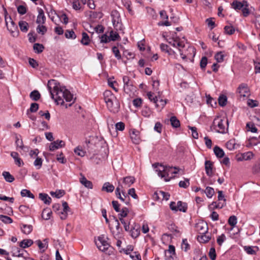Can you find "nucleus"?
Instances as JSON below:
<instances>
[{
	"instance_id": "obj_1",
	"label": "nucleus",
	"mask_w": 260,
	"mask_h": 260,
	"mask_svg": "<svg viewBox=\"0 0 260 260\" xmlns=\"http://www.w3.org/2000/svg\"><path fill=\"white\" fill-rule=\"evenodd\" d=\"M48 87L51 95L57 104L62 105L64 100L70 102L73 100V95L65 87L60 86L59 83L54 80H50L48 83Z\"/></svg>"
},
{
	"instance_id": "obj_2",
	"label": "nucleus",
	"mask_w": 260,
	"mask_h": 260,
	"mask_svg": "<svg viewBox=\"0 0 260 260\" xmlns=\"http://www.w3.org/2000/svg\"><path fill=\"white\" fill-rule=\"evenodd\" d=\"M152 166L155 169V172H157L158 176L161 178H164L166 181L170 180L169 178L168 179L169 177L170 174H177L179 171V169L176 167L172 168L165 166L158 163L154 164Z\"/></svg>"
},
{
	"instance_id": "obj_3",
	"label": "nucleus",
	"mask_w": 260,
	"mask_h": 260,
	"mask_svg": "<svg viewBox=\"0 0 260 260\" xmlns=\"http://www.w3.org/2000/svg\"><path fill=\"white\" fill-rule=\"evenodd\" d=\"M104 100L109 110L113 113H117L119 109L120 104L116 97L110 90L104 92Z\"/></svg>"
},
{
	"instance_id": "obj_4",
	"label": "nucleus",
	"mask_w": 260,
	"mask_h": 260,
	"mask_svg": "<svg viewBox=\"0 0 260 260\" xmlns=\"http://www.w3.org/2000/svg\"><path fill=\"white\" fill-rule=\"evenodd\" d=\"M115 194L117 198L119 199L122 202H124L126 205L129 204V198L126 193L125 189H122L121 186V181H118V186L115 190Z\"/></svg>"
},
{
	"instance_id": "obj_5",
	"label": "nucleus",
	"mask_w": 260,
	"mask_h": 260,
	"mask_svg": "<svg viewBox=\"0 0 260 260\" xmlns=\"http://www.w3.org/2000/svg\"><path fill=\"white\" fill-rule=\"evenodd\" d=\"M123 90L126 94H131L136 89L134 85L133 81L131 80L129 77L124 76L123 77Z\"/></svg>"
},
{
	"instance_id": "obj_6",
	"label": "nucleus",
	"mask_w": 260,
	"mask_h": 260,
	"mask_svg": "<svg viewBox=\"0 0 260 260\" xmlns=\"http://www.w3.org/2000/svg\"><path fill=\"white\" fill-rule=\"evenodd\" d=\"M4 14H5V22L6 24L7 27L9 31L12 34V35L13 36H15V35H18V31H17V26L15 23V22L12 20L11 17H9V20L10 24H8V18L7 17V15L8 14L7 10L5 8H4Z\"/></svg>"
},
{
	"instance_id": "obj_7",
	"label": "nucleus",
	"mask_w": 260,
	"mask_h": 260,
	"mask_svg": "<svg viewBox=\"0 0 260 260\" xmlns=\"http://www.w3.org/2000/svg\"><path fill=\"white\" fill-rule=\"evenodd\" d=\"M178 50L181 58L183 60L186 59L187 57H189L192 53L193 54V55H195V49L191 46H188L186 48L184 43L183 47H179Z\"/></svg>"
},
{
	"instance_id": "obj_8",
	"label": "nucleus",
	"mask_w": 260,
	"mask_h": 260,
	"mask_svg": "<svg viewBox=\"0 0 260 260\" xmlns=\"http://www.w3.org/2000/svg\"><path fill=\"white\" fill-rule=\"evenodd\" d=\"M107 239V238L105 237L104 235H101L98 237L97 240H95L97 247L102 251H105L109 247Z\"/></svg>"
},
{
	"instance_id": "obj_9",
	"label": "nucleus",
	"mask_w": 260,
	"mask_h": 260,
	"mask_svg": "<svg viewBox=\"0 0 260 260\" xmlns=\"http://www.w3.org/2000/svg\"><path fill=\"white\" fill-rule=\"evenodd\" d=\"M229 121L228 120H223L220 118H215L213 122V126L214 128H218L220 129H224L225 128V125H226V130L228 128Z\"/></svg>"
},
{
	"instance_id": "obj_10",
	"label": "nucleus",
	"mask_w": 260,
	"mask_h": 260,
	"mask_svg": "<svg viewBox=\"0 0 260 260\" xmlns=\"http://www.w3.org/2000/svg\"><path fill=\"white\" fill-rule=\"evenodd\" d=\"M122 181L121 183V186L122 187V189H125L128 187H129L133 184L135 182V178L133 176H128L122 178L121 180Z\"/></svg>"
},
{
	"instance_id": "obj_11",
	"label": "nucleus",
	"mask_w": 260,
	"mask_h": 260,
	"mask_svg": "<svg viewBox=\"0 0 260 260\" xmlns=\"http://www.w3.org/2000/svg\"><path fill=\"white\" fill-rule=\"evenodd\" d=\"M254 154L251 151H248L237 156V160L241 161L243 160H248L253 158Z\"/></svg>"
},
{
	"instance_id": "obj_12",
	"label": "nucleus",
	"mask_w": 260,
	"mask_h": 260,
	"mask_svg": "<svg viewBox=\"0 0 260 260\" xmlns=\"http://www.w3.org/2000/svg\"><path fill=\"white\" fill-rule=\"evenodd\" d=\"M196 229L197 231L200 234H207L208 225L207 224L204 222H200L196 224Z\"/></svg>"
},
{
	"instance_id": "obj_13",
	"label": "nucleus",
	"mask_w": 260,
	"mask_h": 260,
	"mask_svg": "<svg viewBox=\"0 0 260 260\" xmlns=\"http://www.w3.org/2000/svg\"><path fill=\"white\" fill-rule=\"evenodd\" d=\"M237 90L241 96L245 97L249 95V89L246 84H241L238 87Z\"/></svg>"
},
{
	"instance_id": "obj_14",
	"label": "nucleus",
	"mask_w": 260,
	"mask_h": 260,
	"mask_svg": "<svg viewBox=\"0 0 260 260\" xmlns=\"http://www.w3.org/2000/svg\"><path fill=\"white\" fill-rule=\"evenodd\" d=\"M65 146V142L62 140H57L52 142L49 146V150L53 151L59 148L63 147Z\"/></svg>"
},
{
	"instance_id": "obj_15",
	"label": "nucleus",
	"mask_w": 260,
	"mask_h": 260,
	"mask_svg": "<svg viewBox=\"0 0 260 260\" xmlns=\"http://www.w3.org/2000/svg\"><path fill=\"white\" fill-rule=\"evenodd\" d=\"M165 256L166 260H167L168 258H170V259H175V248L174 246L169 245L168 250L165 252Z\"/></svg>"
},
{
	"instance_id": "obj_16",
	"label": "nucleus",
	"mask_w": 260,
	"mask_h": 260,
	"mask_svg": "<svg viewBox=\"0 0 260 260\" xmlns=\"http://www.w3.org/2000/svg\"><path fill=\"white\" fill-rule=\"evenodd\" d=\"M130 137L133 142L136 144H139L141 142L140 138V131H132L129 133Z\"/></svg>"
},
{
	"instance_id": "obj_17",
	"label": "nucleus",
	"mask_w": 260,
	"mask_h": 260,
	"mask_svg": "<svg viewBox=\"0 0 260 260\" xmlns=\"http://www.w3.org/2000/svg\"><path fill=\"white\" fill-rule=\"evenodd\" d=\"M38 13L39 14L37 17L36 22L39 24L44 23L46 20V17L44 15L43 10L42 9L39 8L38 9Z\"/></svg>"
},
{
	"instance_id": "obj_18",
	"label": "nucleus",
	"mask_w": 260,
	"mask_h": 260,
	"mask_svg": "<svg viewBox=\"0 0 260 260\" xmlns=\"http://www.w3.org/2000/svg\"><path fill=\"white\" fill-rule=\"evenodd\" d=\"M246 4H247V2L244 1L242 2L235 1L232 3V7L235 10H241L245 6Z\"/></svg>"
},
{
	"instance_id": "obj_19",
	"label": "nucleus",
	"mask_w": 260,
	"mask_h": 260,
	"mask_svg": "<svg viewBox=\"0 0 260 260\" xmlns=\"http://www.w3.org/2000/svg\"><path fill=\"white\" fill-rule=\"evenodd\" d=\"M80 182L87 188L92 189L93 187L92 182L88 180L84 176H82L80 178Z\"/></svg>"
},
{
	"instance_id": "obj_20",
	"label": "nucleus",
	"mask_w": 260,
	"mask_h": 260,
	"mask_svg": "<svg viewBox=\"0 0 260 260\" xmlns=\"http://www.w3.org/2000/svg\"><path fill=\"white\" fill-rule=\"evenodd\" d=\"M114 186L113 185L109 182H105L102 188V191H106L107 192H112L114 190Z\"/></svg>"
},
{
	"instance_id": "obj_21",
	"label": "nucleus",
	"mask_w": 260,
	"mask_h": 260,
	"mask_svg": "<svg viewBox=\"0 0 260 260\" xmlns=\"http://www.w3.org/2000/svg\"><path fill=\"white\" fill-rule=\"evenodd\" d=\"M169 43L173 47L177 48L178 49L179 47H183V42L180 41L178 39H172L171 40L169 41Z\"/></svg>"
},
{
	"instance_id": "obj_22",
	"label": "nucleus",
	"mask_w": 260,
	"mask_h": 260,
	"mask_svg": "<svg viewBox=\"0 0 260 260\" xmlns=\"http://www.w3.org/2000/svg\"><path fill=\"white\" fill-rule=\"evenodd\" d=\"M36 242L41 252H44L48 248V240L47 239L44 240V243L42 242L40 240H38Z\"/></svg>"
},
{
	"instance_id": "obj_23",
	"label": "nucleus",
	"mask_w": 260,
	"mask_h": 260,
	"mask_svg": "<svg viewBox=\"0 0 260 260\" xmlns=\"http://www.w3.org/2000/svg\"><path fill=\"white\" fill-rule=\"evenodd\" d=\"M205 170L207 175L209 176H211L212 175V164L209 160H206L205 161Z\"/></svg>"
},
{
	"instance_id": "obj_24",
	"label": "nucleus",
	"mask_w": 260,
	"mask_h": 260,
	"mask_svg": "<svg viewBox=\"0 0 260 260\" xmlns=\"http://www.w3.org/2000/svg\"><path fill=\"white\" fill-rule=\"evenodd\" d=\"M156 197L158 199L162 198V200H165L167 201L169 200L170 194L168 193H166L162 191H159L154 193V197Z\"/></svg>"
},
{
	"instance_id": "obj_25",
	"label": "nucleus",
	"mask_w": 260,
	"mask_h": 260,
	"mask_svg": "<svg viewBox=\"0 0 260 260\" xmlns=\"http://www.w3.org/2000/svg\"><path fill=\"white\" fill-rule=\"evenodd\" d=\"M160 48L162 51L167 53L169 55L175 54V52L170 48L166 44L163 43L161 44L160 45Z\"/></svg>"
},
{
	"instance_id": "obj_26",
	"label": "nucleus",
	"mask_w": 260,
	"mask_h": 260,
	"mask_svg": "<svg viewBox=\"0 0 260 260\" xmlns=\"http://www.w3.org/2000/svg\"><path fill=\"white\" fill-rule=\"evenodd\" d=\"M39 199L46 204L49 205L51 202V198L46 193H40L39 194Z\"/></svg>"
},
{
	"instance_id": "obj_27",
	"label": "nucleus",
	"mask_w": 260,
	"mask_h": 260,
	"mask_svg": "<svg viewBox=\"0 0 260 260\" xmlns=\"http://www.w3.org/2000/svg\"><path fill=\"white\" fill-rule=\"evenodd\" d=\"M11 156L14 158L15 164L19 167H20L23 164L22 160L19 157V154L16 152H12Z\"/></svg>"
},
{
	"instance_id": "obj_28",
	"label": "nucleus",
	"mask_w": 260,
	"mask_h": 260,
	"mask_svg": "<svg viewBox=\"0 0 260 260\" xmlns=\"http://www.w3.org/2000/svg\"><path fill=\"white\" fill-rule=\"evenodd\" d=\"M214 152L218 158H222L224 155V152L223 150L217 146H215L213 149Z\"/></svg>"
},
{
	"instance_id": "obj_29",
	"label": "nucleus",
	"mask_w": 260,
	"mask_h": 260,
	"mask_svg": "<svg viewBox=\"0 0 260 260\" xmlns=\"http://www.w3.org/2000/svg\"><path fill=\"white\" fill-rule=\"evenodd\" d=\"M21 229L22 232L25 234H30L32 230V226L31 225L22 224Z\"/></svg>"
},
{
	"instance_id": "obj_30",
	"label": "nucleus",
	"mask_w": 260,
	"mask_h": 260,
	"mask_svg": "<svg viewBox=\"0 0 260 260\" xmlns=\"http://www.w3.org/2000/svg\"><path fill=\"white\" fill-rule=\"evenodd\" d=\"M33 241L30 239H25L21 241L19 246L22 248H26L30 246L33 244Z\"/></svg>"
},
{
	"instance_id": "obj_31",
	"label": "nucleus",
	"mask_w": 260,
	"mask_h": 260,
	"mask_svg": "<svg viewBox=\"0 0 260 260\" xmlns=\"http://www.w3.org/2000/svg\"><path fill=\"white\" fill-rule=\"evenodd\" d=\"M187 209V205L186 203L182 202L181 201H178L177 202V211H182L183 212H186Z\"/></svg>"
},
{
	"instance_id": "obj_32",
	"label": "nucleus",
	"mask_w": 260,
	"mask_h": 260,
	"mask_svg": "<svg viewBox=\"0 0 260 260\" xmlns=\"http://www.w3.org/2000/svg\"><path fill=\"white\" fill-rule=\"evenodd\" d=\"M171 125L173 128H177L180 125L179 120L175 116H172L170 119Z\"/></svg>"
},
{
	"instance_id": "obj_33",
	"label": "nucleus",
	"mask_w": 260,
	"mask_h": 260,
	"mask_svg": "<svg viewBox=\"0 0 260 260\" xmlns=\"http://www.w3.org/2000/svg\"><path fill=\"white\" fill-rule=\"evenodd\" d=\"M210 236L207 234H200V235L198 237V241L201 243L207 242L210 240Z\"/></svg>"
},
{
	"instance_id": "obj_34",
	"label": "nucleus",
	"mask_w": 260,
	"mask_h": 260,
	"mask_svg": "<svg viewBox=\"0 0 260 260\" xmlns=\"http://www.w3.org/2000/svg\"><path fill=\"white\" fill-rule=\"evenodd\" d=\"M82 39L80 41L81 44L84 45H88L90 42V39L88 35L86 32H83L82 34Z\"/></svg>"
},
{
	"instance_id": "obj_35",
	"label": "nucleus",
	"mask_w": 260,
	"mask_h": 260,
	"mask_svg": "<svg viewBox=\"0 0 260 260\" xmlns=\"http://www.w3.org/2000/svg\"><path fill=\"white\" fill-rule=\"evenodd\" d=\"M52 211L48 208L44 209L42 212V217L45 220H48L50 219Z\"/></svg>"
},
{
	"instance_id": "obj_36",
	"label": "nucleus",
	"mask_w": 260,
	"mask_h": 260,
	"mask_svg": "<svg viewBox=\"0 0 260 260\" xmlns=\"http://www.w3.org/2000/svg\"><path fill=\"white\" fill-rule=\"evenodd\" d=\"M148 98L151 101L153 102L155 104V106L158 107L159 106V104L157 103V98L156 96H154L153 93L151 92H148L147 93Z\"/></svg>"
},
{
	"instance_id": "obj_37",
	"label": "nucleus",
	"mask_w": 260,
	"mask_h": 260,
	"mask_svg": "<svg viewBox=\"0 0 260 260\" xmlns=\"http://www.w3.org/2000/svg\"><path fill=\"white\" fill-rule=\"evenodd\" d=\"M114 13L116 16L113 17L112 19L113 26L117 28L118 27V28L120 29L121 27V24L119 23V14L116 11H115Z\"/></svg>"
},
{
	"instance_id": "obj_38",
	"label": "nucleus",
	"mask_w": 260,
	"mask_h": 260,
	"mask_svg": "<svg viewBox=\"0 0 260 260\" xmlns=\"http://www.w3.org/2000/svg\"><path fill=\"white\" fill-rule=\"evenodd\" d=\"M119 212L120 213L118 214V218L121 221V219H124L123 218L127 216L129 211L127 208L124 207L122 208Z\"/></svg>"
},
{
	"instance_id": "obj_39",
	"label": "nucleus",
	"mask_w": 260,
	"mask_h": 260,
	"mask_svg": "<svg viewBox=\"0 0 260 260\" xmlns=\"http://www.w3.org/2000/svg\"><path fill=\"white\" fill-rule=\"evenodd\" d=\"M202 192L205 193L207 197L211 198L214 194V190L212 187H207L205 190H202Z\"/></svg>"
},
{
	"instance_id": "obj_40",
	"label": "nucleus",
	"mask_w": 260,
	"mask_h": 260,
	"mask_svg": "<svg viewBox=\"0 0 260 260\" xmlns=\"http://www.w3.org/2000/svg\"><path fill=\"white\" fill-rule=\"evenodd\" d=\"M30 98L35 101H38L41 98V94L38 90H34L30 93Z\"/></svg>"
},
{
	"instance_id": "obj_41",
	"label": "nucleus",
	"mask_w": 260,
	"mask_h": 260,
	"mask_svg": "<svg viewBox=\"0 0 260 260\" xmlns=\"http://www.w3.org/2000/svg\"><path fill=\"white\" fill-rule=\"evenodd\" d=\"M5 180L8 182H12L14 180V177L9 172L5 171L3 173Z\"/></svg>"
},
{
	"instance_id": "obj_42",
	"label": "nucleus",
	"mask_w": 260,
	"mask_h": 260,
	"mask_svg": "<svg viewBox=\"0 0 260 260\" xmlns=\"http://www.w3.org/2000/svg\"><path fill=\"white\" fill-rule=\"evenodd\" d=\"M19 26L20 30L23 32H26L28 29V24L26 21H20L19 22Z\"/></svg>"
},
{
	"instance_id": "obj_43",
	"label": "nucleus",
	"mask_w": 260,
	"mask_h": 260,
	"mask_svg": "<svg viewBox=\"0 0 260 260\" xmlns=\"http://www.w3.org/2000/svg\"><path fill=\"white\" fill-rule=\"evenodd\" d=\"M20 193H21V196L22 197H27L30 198L31 199H34L35 198L34 195L32 193H31V192L29 190H27V189H22Z\"/></svg>"
},
{
	"instance_id": "obj_44",
	"label": "nucleus",
	"mask_w": 260,
	"mask_h": 260,
	"mask_svg": "<svg viewBox=\"0 0 260 260\" xmlns=\"http://www.w3.org/2000/svg\"><path fill=\"white\" fill-rule=\"evenodd\" d=\"M109 38L110 39L111 41H115L116 40H118L120 37L116 31L111 30L110 31Z\"/></svg>"
},
{
	"instance_id": "obj_45",
	"label": "nucleus",
	"mask_w": 260,
	"mask_h": 260,
	"mask_svg": "<svg viewBox=\"0 0 260 260\" xmlns=\"http://www.w3.org/2000/svg\"><path fill=\"white\" fill-rule=\"evenodd\" d=\"M74 152L78 156L83 157L85 154V152L82 149L81 146H78L74 149Z\"/></svg>"
},
{
	"instance_id": "obj_46",
	"label": "nucleus",
	"mask_w": 260,
	"mask_h": 260,
	"mask_svg": "<svg viewBox=\"0 0 260 260\" xmlns=\"http://www.w3.org/2000/svg\"><path fill=\"white\" fill-rule=\"evenodd\" d=\"M99 37L101 43H107L111 41L107 33L102 35L101 36H99Z\"/></svg>"
},
{
	"instance_id": "obj_47",
	"label": "nucleus",
	"mask_w": 260,
	"mask_h": 260,
	"mask_svg": "<svg viewBox=\"0 0 260 260\" xmlns=\"http://www.w3.org/2000/svg\"><path fill=\"white\" fill-rule=\"evenodd\" d=\"M44 48V47L42 44L36 43L34 45V50L37 53H41L43 51Z\"/></svg>"
},
{
	"instance_id": "obj_48",
	"label": "nucleus",
	"mask_w": 260,
	"mask_h": 260,
	"mask_svg": "<svg viewBox=\"0 0 260 260\" xmlns=\"http://www.w3.org/2000/svg\"><path fill=\"white\" fill-rule=\"evenodd\" d=\"M65 37L67 39H74L76 38V36L73 30H67L65 32Z\"/></svg>"
},
{
	"instance_id": "obj_49",
	"label": "nucleus",
	"mask_w": 260,
	"mask_h": 260,
	"mask_svg": "<svg viewBox=\"0 0 260 260\" xmlns=\"http://www.w3.org/2000/svg\"><path fill=\"white\" fill-rule=\"evenodd\" d=\"M64 191L63 190H58L55 192L51 191L50 194L52 196H54L56 198H60L64 194Z\"/></svg>"
},
{
	"instance_id": "obj_50",
	"label": "nucleus",
	"mask_w": 260,
	"mask_h": 260,
	"mask_svg": "<svg viewBox=\"0 0 260 260\" xmlns=\"http://www.w3.org/2000/svg\"><path fill=\"white\" fill-rule=\"evenodd\" d=\"M228 223L233 228L234 227L237 223V218L236 216L235 215L230 216L228 220Z\"/></svg>"
},
{
	"instance_id": "obj_51",
	"label": "nucleus",
	"mask_w": 260,
	"mask_h": 260,
	"mask_svg": "<svg viewBox=\"0 0 260 260\" xmlns=\"http://www.w3.org/2000/svg\"><path fill=\"white\" fill-rule=\"evenodd\" d=\"M227 98L225 95H222L218 98V104L220 106L223 107L226 105Z\"/></svg>"
},
{
	"instance_id": "obj_52",
	"label": "nucleus",
	"mask_w": 260,
	"mask_h": 260,
	"mask_svg": "<svg viewBox=\"0 0 260 260\" xmlns=\"http://www.w3.org/2000/svg\"><path fill=\"white\" fill-rule=\"evenodd\" d=\"M0 219L5 223H11L13 222V220L9 216L0 215Z\"/></svg>"
},
{
	"instance_id": "obj_53",
	"label": "nucleus",
	"mask_w": 260,
	"mask_h": 260,
	"mask_svg": "<svg viewBox=\"0 0 260 260\" xmlns=\"http://www.w3.org/2000/svg\"><path fill=\"white\" fill-rule=\"evenodd\" d=\"M124 6L126 8L129 13L131 15H133L134 13L132 9L131 8V2L129 0H122Z\"/></svg>"
},
{
	"instance_id": "obj_54",
	"label": "nucleus",
	"mask_w": 260,
	"mask_h": 260,
	"mask_svg": "<svg viewBox=\"0 0 260 260\" xmlns=\"http://www.w3.org/2000/svg\"><path fill=\"white\" fill-rule=\"evenodd\" d=\"M206 98L207 104H210L211 107H214V106L216 105V101L213 98L211 97L210 95H206Z\"/></svg>"
},
{
	"instance_id": "obj_55",
	"label": "nucleus",
	"mask_w": 260,
	"mask_h": 260,
	"mask_svg": "<svg viewBox=\"0 0 260 260\" xmlns=\"http://www.w3.org/2000/svg\"><path fill=\"white\" fill-rule=\"evenodd\" d=\"M82 7V4L79 0H74L73 2V8L76 10H80Z\"/></svg>"
},
{
	"instance_id": "obj_56",
	"label": "nucleus",
	"mask_w": 260,
	"mask_h": 260,
	"mask_svg": "<svg viewBox=\"0 0 260 260\" xmlns=\"http://www.w3.org/2000/svg\"><path fill=\"white\" fill-rule=\"evenodd\" d=\"M37 31L38 33L43 35L47 31V28L43 25L39 24L37 27Z\"/></svg>"
},
{
	"instance_id": "obj_57",
	"label": "nucleus",
	"mask_w": 260,
	"mask_h": 260,
	"mask_svg": "<svg viewBox=\"0 0 260 260\" xmlns=\"http://www.w3.org/2000/svg\"><path fill=\"white\" fill-rule=\"evenodd\" d=\"M189 185V180L188 179H185L183 181H180L179 183V186L180 187L186 188Z\"/></svg>"
},
{
	"instance_id": "obj_58",
	"label": "nucleus",
	"mask_w": 260,
	"mask_h": 260,
	"mask_svg": "<svg viewBox=\"0 0 260 260\" xmlns=\"http://www.w3.org/2000/svg\"><path fill=\"white\" fill-rule=\"evenodd\" d=\"M224 55L221 52L217 53L215 55V59L218 62H221L223 61Z\"/></svg>"
},
{
	"instance_id": "obj_59",
	"label": "nucleus",
	"mask_w": 260,
	"mask_h": 260,
	"mask_svg": "<svg viewBox=\"0 0 260 260\" xmlns=\"http://www.w3.org/2000/svg\"><path fill=\"white\" fill-rule=\"evenodd\" d=\"M224 29L225 32L228 35H232L235 31V29L233 26H225Z\"/></svg>"
},
{
	"instance_id": "obj_60",
	"label": "nucleus",
	"mask_w": 260,
	"mask_h": 260,
	"mask_svg": "<svg viewBox=\"0 0 260 260\" xmlns=\"http://www.w3.org/2000/svg\"><path fill=\"white\" fill-rule=\"evenodd\" d=\"M112 52L114 53L115 57L117 59H121V56L120 53L119 52V51L117 47H116V46L113 47Z\"/></svg>"
},
{
	"instance_id": "obj_61",
	"label": "nucleus",
	"mask_w": 260,
	"mask_h": 260,
	"mask_svg": "<svg viewBox=\"0 0 260 260\" xmlns=\"http://www.w3.org/2000/svg\"><path fill=\"white\" fill-rule=\"evenodd\" d=\"M43 160L41 158L37 157L35 160L34 164L35 167L37 168L38 169H39L41 168L42 166Z\"/></svg>"
},
{
	"instance_id": "obj_62",
	"label": "nucleus",
	"mask_w": 260,
	"mask_h": 260,
	"mask_svg": "<svg viewBox=\"0 0 260 260\" xmlns=\"http://www.w3.org/2000/svg\"><path fill=\"white\" fill-rule=\"evenodd\" d=\"M133 104L134 106L138 108L141 106L142 104V100L141 98H137L133 101Z\"/></svg>"
},
{
	"instance_id": "obj_63",
	"label": "nucleus",
	"mask_w": 260,
	"mask_h": 260,
	"mask_svg": "<svg viewBox=\"0 0 260 260\" xmlns=\"http://www.w3.org/2000/svg\"><path fill=\"white\" fill-rule=\"evenodd\" d=\"M189 245L187 243L186 239H183L181 244V248L185 251H187L189 249Z\"/></svg>"
},
{
	"instance_id": "obj_64",
	"label": "nucleus",
	"mask_w": 260,
	"mask_h": 260,
	"mask_svg": "<svg viewBox=\"0 0 260 260\" xmlns=\"http://www.w3.org/2000/svg\"><path fill=\"white\" fill-rule=\"evenodd\" d=\"M253 172L254 173H258L260 172V160L257 161L254 166L253 167Z\"/></svg>"
}]
</instances>
